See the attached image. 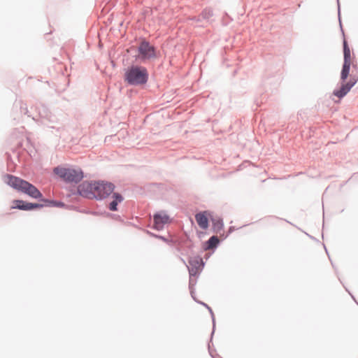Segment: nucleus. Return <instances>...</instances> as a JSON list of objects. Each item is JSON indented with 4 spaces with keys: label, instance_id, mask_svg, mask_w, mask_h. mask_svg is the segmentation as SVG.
Here are the masks:
<instances>
[{
    "label": "nucleus",
    "instance_id": "nucleus-6",
    "mask_svg": "<svg viewBox=\"0 0 358 358\" xmlns=\"http://www.w3.org/2000/svg\"><path fill=\"white\" fill-rule=\"evenodd\" d=\"M138 52L141 59H150L156 57L155 48L148 41H143L138 47Z\"/></svg>",
    "mask_w": 358,
    "mask_h": 358
},
{
    "label": "nucleus",
    "instance_id": "nucleus-8",
    "mask_svg": "<svg viewBox=\"0 0 358 358\" xmlns=\"http://www.w3.org/2000/svg\"><path fill=\"white\" fill-rule=\"evenodd\" d=\"M169 222V217L164 213L154 215V227L157 230L163 229L164 226Z\"/></svg>",
    "mask_w": 358,
    "mask_h": 358
},
{
    "label": "nucleus",
    "instance_id": "nucleus-11",
    "mask_svg": "<svg viewBox=\"0 0 358 358\" xmlns=\"http://www.w3.org/2000/svg\"><path fill=\"white\" fill-rule=\"evenodd\" d=\"M113 200L109 204V209L112 211L117 210V206L123 200L122 196L118 193H114L113 195Z\"/></svg>",
    "mask_w": 358,
    "mask_h": 358
},
{
    "label": "nucleus",
    "instance_id": "nucleus-10",
    "mask_svg": "<svg viewBox=\"0 0 358 358\" xmlns=\"http://www.w3.org/2000/svg\"><path fill=\"white\" fill-rule=\"evenodd\" d=\"M196 221L200 228L206 229L208 227V220L207 217V212L204 211L199 213L195 215Z\"/></svg>",
    "mask_w": 358,
    "mask_h": 358
},
{
    "label": "nucleus",
    "instance_id": "nucleus-4",
    "mask_svg": "<svg viewBox=\"0 0 358 358\" xmlns=\"http://www.w3.org/2000/svg\"><path fill=\"white\" fill-rule=\"evenodd\" d=\"M54 173L66 182H78L83 178V172L79 168L56 167Z\"/></svg>",
    "mask_w": 358,
    "mask_h": 358
},
{
    "label": "nucleus",
    "instance_id": "nucleus-1",
    "mask_svg": "<svg viewBox=\"0 0 358 358\" xmlns=\"http://www.w3.org/2000/svg\"><path fill=\"white\" fill-rule=\"evenodd\" d=\"M114 189L112 183L104 182H84L78 187L80 194L88 199H103Z\"/></svg>",
    "mask_w": 358,
    "mask_h": 358
},
{
    "label": "nucleus",
    "instance_id": "nucleus-2",
    "mask_svg": "<svg viewBox=\"0 0 358 358\" xmlns=\"http://www.w3.org/2000/svg\"><path fill=\"white\" fill-rule=\"evenodd\" d=\"M5 182L14 189L21 191L32 198L40 199L42 197V194L35 186L20 178L7 175L5 176Z\"/></svg>",
    "mask_w": 358,
    "mask_h": 358
},
{
    "label": "nucleus",
    "instance_id": "nucleus-13",
    "mask_svg": "<svg viewBox=\"0 0 358 358\" xmlns=\"http://www.w3.org/2000/svg\"><path fill=\"white\" fill-rule=\"evenodd\" d=\"M190 274H192V270L189 271Z\"/></svg>",
    "mask_w": 358,
    "mask_h": 358
},
{
    "label": "nucleus",
    "instance_id": "nucleus-7",
    "mask_svg": "<svg viewBox=\"0 0 358 358\" xmlns=\"http://www.w3.org/2000/svg\"><path fill=\"white\" fill-rule=\"evenodd\" d=\"M358 80V77L356 76H351L348 82L343 83L339 90H334L333 94L339 99L345 96L350 90V89L356 84Z\"/></svg>",
    "mask_w": 358,
    "mask_h": 358
},
{
    "label": "nucleus",
    "instance_id": "nucleus-3",
    "mask_svg": "<svg viewBox=\"0 0 358 358\" xmlns=\"http://www.w3.org/2000/svg\"><path fill=\"white\" fill-rule=\"evenodd\" d=\"M148 80V71L143 66H131L125 73V80L132 85H144Z\"/></svg>",
    "mask_w": 358,
    "mask_h": 358
},
{
    "label": "nucleus",
    "instance_id": "nucleus-12",
    "mask_svg": "<svg viewBox=\"0 0 358 358\" xmlns=\"http://www.w3.org/2000/svg\"><path fill=\"white\" fill-rule=\"evenodd\" d=\"M219 243V239L217 236H213L206 242V250L212 249L217 246Z\"/></svg>",
    "mask_w": 358,
    "mask_h": 358
},
{
    "label": "nucleus",
    "instance_id": "nucleus-5",
    "mask_svg": "<svg viewBox=\"0 0 358 358\" xmlns=\"http://www.w3.org/2000/svg\"><path fill=\"white\" fill-rule=\"evenodd\" d=\"M343 55L344 62L341 73V79L343 82H344L349 76L350 66L352 65L354 68L357 66V65L353 62V59L351 57L350 49L345 40L343 41Z\"/></svg>",
    "mask_w": 358,
    "mask_h": 358
},
{
    "label": "nucleus",
    "instance_id": "nucleus-9",
    "mask_svg": "<svg viewBox=\"0 0 358 358\" xmlns=\"http://www.w3.org/2000/svg\"><path fill=\"white\" fill-rule=\"evenodd\" d=\"M13 203L15 206L12 207L13 208H18L24 210H32L42 206L41 204L26 203L22 200H15L13 201Z\"/></svg>",
    "mask_w": 358,
    "mask_h": 358
}]
</instances>
